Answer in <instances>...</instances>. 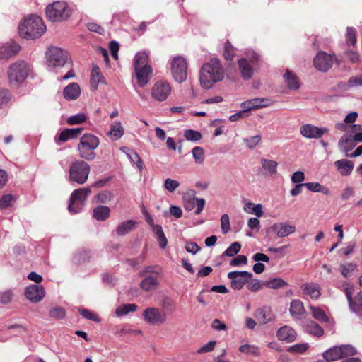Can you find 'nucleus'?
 <instances>
[{"mask_svg": "<svg viewBox=\"0 0 362 362\" xmlns=\"http://www.w3.org/2000/svg\"><path fill=\"white\" fill-rule=\"evenodd\" d=\"M247 288L253 292L258 291L260 290L263 286H264V282L262 283L258 279H250L247 282Z\"/></svg>", "mask_w": 362, "mask_h": 362, "instance_id": "e2e57ef3", "label": "nucleus"}, {"mask_svg": "<svg viewBox=\"0 0 362 362\" xmlns=\"http://www.w3.org/2000/svg\"><path fill=\"white\" fill-rule=\"evenodd\" d=\"M239 351L247 355L257 356L259 355V349L255 345L244 344L240 346Z\"/></svg>", "mask_w": 362, "mask_h": 362, "instance_id": "a18cd8bd", "label": "nucleus"}, {"mask_svg": "<svg viewBox=\"0 0 362 362\" xmlns=\"http://www.w3.org/2000/svg\"><path fill=\"white\" fill-rule=\"evenodd\" d=\"M252 277V274L247 271H234L228 274L231 281V287L234 290H240Z\"/></svg>", "mask_w": 362, "mask_h": 362, "instance_id": "9d476101", "label": "nucleus"}, {"mask_svg": "<svg viewBox=\"0 0 362 362\" xmlns=\"http://www.w3.org/2000/svg\"><path fill=\"white\" fill-rule=\"evenodd\" d=\"M102 79L103 76L100 68L98 66H93L90 74L91 86L96 89L98 84L102 81Z\"/></svg>", "mask_w": 362, "mask_h": 362, "instance_id": "79ce46f5", "label": "nucleus"}, {"mask_svg": "<svg viewBox=\"0 0 362 362\" xmlns=\"http://www.w3.org/2000/svg\"><path fill=\"white\" fill-rule=\"evenodd\" d=\"M13 300V292L11 290H6L0 292V303L2 304H9Z\"/></svg>", "mask_w": 362, "mask_h": 362, "instance_id": "338daca9", "label": "nucleus"}, {"mask_svg": "<svg viewBox=\"0 0 362 362\" xmlns=\"http://www.w3.org/2000/svg\"><path fill=\"white\" fill-rule=\"evenodd\" d=\"M19 35L25 39L40 37L46 30L42 19L35 15L25 18L18 27Z\"/></svg>", "mask_w": 362, "mask_h": 362, "instance_id": "f03ea898", "label": "nucleus"}, {"mask_svg": "<svg viewBox=\"0 0 362 362\" xmlns=\"http://www.w3.org/2000/svg\"><path fill=\"white\" fill-rule=\"evenodd\" d=\"M91 190L90 187H83L74 189L70 196L69 200L71 202H83L85 204V202L88 198V197L90 194Z\"/></svg>", "mask_w": 362, "mask_h": 362, "instance_id": "bb28decb", "label": "nucleus"}, {"mask_svg": "<svg viewBox=\"0 0 362 362\" xmlns=\"http://www.w3.org/2000/svg\"><path fill=\"white\" fill-rule=\"evenodd\" d=\"M269 105V100L266 98H257L247 100L241 103L240 107L243 111H250L259 108L266 107Z\"/></svg>", "mask_w": 362, "mask_h": 362, "instance_id": "dca6fc26", "label": "nucleus"}, {"mask_svg": "<svg viewBox=\"0 0 362 362\" xmlns=\"http://www.w3.org/2000/svg\"><path fill=\"white\" fill-rule=\"evenodd\" d=\"M124 134V129L120 122H116L111 124L109 136L112 140L120 139Z\"/></svg>", "mask_w": 362, "mask_h": 362, "instance_id": "e433bc0d", "label": "nucleus"}, {"mask_svg": "<svg viewBox=\"0 0 362 362\" xmlns=\"http://www.w3.org/2000/svg\"><path fill=\"white\" fill-rule=\"evenodd\" d=\"M90 172V165L83 160H75L69 165L67 180L78 185L85 184Z\"/></svg>", "mask_w": 362, "mask_h": 362, "instance_id": "20e7f679", "label": "nucleus"}, {"mask_svg": "<svg viewBox=\"0 0 362 362\" xmlns=\"http://www.w3.org/2000/svg\"><path fill=\"white\" fill-rule=\"evenodd\" d=\"M356 264L354 263H348L341 264L340 266V270L344 277H348L350 274L356 269Z\"/></svg>", "mask_w": 362, "mask_h": 362, "instance_id": "bf43d9fd", "label": "nucleus"}, {"mask_svg": "<svg viewBox=\"0 0 362 362\" xmlns=\"http://www.w3.org/2000/svg\"><path fill=\"white\" fill-rule=\"evenodd\" d=\"M31 68L27 62L19 61L11 64L8 69V78L12 84H20L28 76Z\"/></svg>", "mask_w": 362, "mask_h": 362, "instance_id": "0eeeda50", "label": "nucleus"}, {"mask_svg": "<svg viewBox=\"0 0 362 362\" xmlns=\"http://www.w3.org/2000/svg\"><path fill=\"white\" fill-rule=\"evenodd\" d=\"M261 172L267 176L274 177L277 174L278 163L276 160L267 158L260 160Z\"/></svg>", "mask_w": 362, "mask_h": 362, "instance_id": "6ab92c4d", "label": "nucleus"}, {"mask_svg": "<svg viewBox=\"0 0 362 362\" xmlns=\"http://www.w3.org/2000/svg\"><path fill=\"white\" fill-rule=\"evenodd\" d=\"M110 214V209L104 205H99L93 209V216L97 221H103L107 219Z\"/></svg>", "mask_w": 362, "mask_h": 362, "instance_id": "7c9ffc66", "label": "nucleus"}, {"mask_svg": "<svg viewBox=\"0 0 362 362\" xmlns=\"http://www.w3.org/2000/svg\"><path fill=\"white\" fill-rule=\"evenodd\" d=\"M82 128L65 129L59 135V141L65 142L71 139L76 138L82 132Z\"/></svg>", "mask_w": 362, "mask_h": 362, "instance_id": "2f4dec72", "label": "nucleus"}, {"mask_svg": "<svg viewBox=\"0 0 362 362\" xmlns=\"http://www.w3.org/2000/svg\"><path fill=\"white\" fill-rule=\"evenodd\" d=\"M157 241L158 242L159 246L164 249L167 246L168 240L164 234L163 228L160 226H154L153 230Z\"/></svg>", "mask_w": 362, "mask_h": 362, "instance_id": "58836bf2", "label": "nucleus"}, {"mask_svg": "<svg viewBox=\"0 0 362 362\" xmlns=\"http://www.w3.org/2000/svg\"><path fill=\"white\" fill-rule=\"evenodd\" d=\"M341 352L342 358L347 356H354L357 354L356 349L350 344L339 346Z\"/></svg>", "mask_w": 362, "mask_h": 362, "instance_id": "864d4df0", "label": "nucleus"}, {"mask_svg": "<svg viewBox=\"0 0 362 362\" xmlns=\"http://www.w3.org/2000/svg\"><path fill=\"white\" fill-rule=\"evenodd\" d=\"M356 42V29L353 27H348L346 29V43L354 45Z\"/></svg>", "mask_w": 362, "mask_h": 362, "instance_id": "69168bd1", "label": "nucleus"}, {"mask_svg": "<svg viewBox=\"0 0 362 362\" xmlns=\"http://www.w3.org/2000/svg\"><path fill=\"white\" fill-rule=\"evenodd\" d=\"M244 210L247 213L255 214L257 218H259L263 215V209L261 204H254L248 202L244 206Z\"/></svg>", "mask_w": 362, "mask_h": 362, "instance_id": "ea45409f", "label": "nucleus"}, {"mask_svg": "<svg viewBox=\"0 0 362 362\" xmlns=\"http://www.w3.org/2000/svg\"><path fill=\"white\" fill-rule=\"evenodd\" d=\"M283 77L289 89L296 90L300 88V82L293 72L287 69Z\"/></svg>", "mask_w": 362, "mask_h": 362, "instance_id": "c756f323", "label": "nucleus"}, {"mask_svg": "<svg viewBox=\"0 0 362 362\" xmlns=\"http://www.w3.org/2000/svg\"><path fill=\"white\" fill-rule=\"evenodd\" d=\"M303 294L309 296L313 299H317L320 295V286L316 283H305L300 286Z\"/></svg>", "mask_w": 362, "mask_h": 362, "instance_id": "b1692460", "label": "nucleus"}, {"mask_svg": "<svg viewBox=\"0 0 362 362\" xmlns=\"http://www.w3.org/2000/svg\"><path fill=\"white\" fill-rule=\"evenodd\" d=\"M256 317L262 324H267L272 321L273 319V315L272 313L271 308L269 307H264L259 309L257 311Z\"/></svg>", "mask_w": 362, "mask_h": 362, "instance_id": "473e14b6", "label": "nucleus"}, {"mask_svg": "<svg viewBox=\"0 0 362 362\" xmlns=\"http://www.w3.org/2000/svg\"><path fill=\"white\" fill-rule=\"evenodd\" d=\"M315 67L320 71L327 72L333 65V58L325 52H319L313 59Z\"/></svg>", "mask_w": 362, "mask_h": 362, "instance_id": "f8f14e48", "label": "nucleus"}, {"mask_svg": "<svg viewBox=\"0 0 362 362\" xmlns=\"http://www.w3.org/2000/svg\"><path fill=\"white\" fill-rule=\"evenodd\" d=\"M159 285V282L156 277L147 276L145 277L140 283V287L145 291H151L155 290Z\"/></svg>", "mask_w": 362, "mask_h": 362, "instance_id": "72a5a7b5", "label": "nucleus"}, {"mask_svg": "<svg viewBox=\"0 0 362 362\" xmlns=\"http://www.w3.org/2000/svg\"><path fill=\"white\" fill-rule=\"evenodd\" d=\"M241 249V244L239 242L233 243L223 252V255L228 257H234Z\"/></svg>", "mask_w": 362, "mask_h": 362, "instance_id": "8fccbe9b", "label": "nucleus"}, {"mask_svg": "<svg viewBox=\"0 0 362 362\" xmlns=\"http://www.w3.org/2000/svg\"><path fill=\"white\" fill-rule=\"evenodd\" d=\"M301 135L308 139H320L325 134L329 132L327 127L319 128L315 125L306 124L300 127Z\"/></svg>", "mask_w": 362, "mask_h": 362, "instance_id": "ddd939ff", "label": "nucleus"}, {"mask_svg": "<svg viewBox=\"0 0 362 362\" xmlns=\"http://www.w3.org/2000/svg\"><path fill=\"white\" fill-rule=\"evenodd\" d=\"M88 119L85 113L79 112L68 117L66 122L69 125H76L85 122Z\"/></svg>", "mask_w": 362, "mask_h": 362, "instance_id": "c03bdc74", "label": "nucleus"}, {"mask_svg": "<svg viewBox=\"0 0 362 362\" xmlns=\"http://www.w3.org/2000/svg\"><path fill=\"white\" fill-rule=\"evenodd\" d=\"M205 205V199L203 198H197V197H192L189 198L187 201H186L185 204V209L187 211H192L196 207V210L194 214L196 215L199 214Z\"/></svg>", "mask_w": 362, "mask_h": 362, "instance_id": "393cba45", "label": "nucleus"}, {"mask_svg": "<svg viewBox=\"0 0 362 362\" xmlns=\"http://www.w3.org/2000/svg\"><path fill=\"white\" fill-rule=\"evenodd\" d=\"M192 156L196 164H202L204 161V151L202 147L196 146L192 149Z\"/></svg>", "mask_w": 362, "mask_h": 362, "instance_id": "09e8293b", "label": "nucleus"}, {"mask_svg": "<svg viewBox=\"0 0 362 362\" xmlns=\"http://www.w3.org/2000/svg\"><path fill=\"white\" fill-rule=\"evenodd\" d=\"M137 309V305L136 304H123L122 305L118 306L115 310V314L117 317H122L123 315H127L130 312H134Z\"/></svg>", "mask_w": 362, "mask_h": 362, "instance_id": "a19ab883", "label": "nucleus"}, {"mask_svg": "<svg viewBox=\"0 0 362 362\" xmlns=\"http://www.w3.org/2000/svg\"><path fill=\"white\" fill-rule=\"evenodd\" d=\"M171 93V86L164 81H157L151 89L152 97L158 101H164Z\"/></svg>", "mask_w": 362, "mask_h": 362, "instance_id": "9b49d317", "label": "nucleus"}, {"mask_svg": "<svg viewBox=\"0 0 362 362\" xmlns=\"http://www.w3.org/2000/svg\"><path fill=\"white\" fill-rule=\"evenodd\" d=\"M262 136L256 135L250 138L244 139V142L247 147L250 149H253L261 141Z\"/></svg>", "mask_w": 362, "mask_h": 362, "instance_id": "0e129e2a", "label": "nucleus"}, {"mask_svg": "<svg viewBox=\"0 0 362 362\" xmlns=\"http://www.w3.org/2000/svg\"><path fill=\"white\" fill-rule=\"evenodd\" d=\"M100 145V139L93 134H84L77 145L78 156L86 160H93L96 158L95 150Z\"/></svg>", "mask_w": 362, "mask_h": 362, "instance_id": "7ed1b4c3", "label": "nucleus"}, {"mask_svg": "<svg viewBox=\"0 0 362 362\" xmlns=\"http://www.w3.org/2000/svg\"><path fill=\"white\" fill-rule=\"evenodd\" d=\"M134 71L139 85L141 87L146 86L151 78L152 74L151 66L135 68Z\"/></svg>", "mask_w": 362, "mask_h": 362, "instance_id": "4be33fe9", "label": "nucleus"}, {"mask_svg": "<svg viewBox=\"0 0 362 362\" xmlns=\"http://www.w3.org/2000/svg\"><path fill=\"white\" fill-rule=\"evenodd\" d=\"M304 312L303 303L298 300H293L291 303L290 313L293 317H298Z\"/></svg>", "mask_w": 362, "mask_h": 362, "instance_id": "37998d69", "label": "nucleus"}, {"mask_svg": "<svg viewBox=\"0 0 362 362\" xmlns=\"http://www.w3.org/2000/svg\"><path fill=\"white\" fill-rule=\"evenodd\" d=\"M81 94V89L78 83H71L66 86L64 90V97L69 100L77 99Z\"/></svg>", "mask_w": 362, "mask_h": 362, "instance_id": "cd10ccee", "label": "nucleus"}, {"mask_svg": "<svg viewBox=\"0 0 362 362\" xmlns=\"http://www.w3.org/2000/svg\"><path fill=\"white\" fill-rule=\"evenodd\" d=\"M356 144V141L354 139L350 130L347 131V133L341 137L338 143L339 149L345 153L352 150Z\"/></svg>", "mask_w": 362, "mask_h": 362, "instance_id": "5701e85b", "label": "nucleus"}, {"mask_svg": "<svg viewBox=\"0 0 362 362\" xmlns=\"http://www.w3.org/2000/svg\"><path fill=\"white\" fill-rule=\"evenodd\" d=\"M84 205L83 202H71V200H69L68 209L71 214H78L83 209Z\"/></svg>", "mask_w": 362, "mask_h": 362, "instance_id": "680f3d73", "label": "nucleus"}, {"mask_svg": "<svg viewBox=\"0 0 362 362\" xmlns=\"http://www.w3.org/2000/svg\"><path fill=\"white\" fill-rule=\"evenodd\" d=\"M323 358L327 361H334L342 358L339 346H334L323 353Z\"/></svg>", "mask_w": 362, "mask_h": 362, "instance_id": "f704fd0d", "label": "nucleus"}, {"mask_svg": "<svg viewBox=\"0 0 362 362\" xmlns=\"http://www.w3.org/2000/svg\"><path fill=\"white\" fill-rule=\"evenodd\" d=\"M170 65L174 79L178 83L185 81L187 76V64L186 60L182 57L177 56L172 59Z\"/></svg>", "mask_w": 362, "mask_h": 362, "instance_id": "1a4fd4ad", "label": "nucleus"}, {"mask_svg": "<svg viewBox=\"0 0 362 362\" xmlns=\"http://www.w3.org/2000/svg\"><path fill=\"white\" fill-rule=\"evenodd\" d=\"M148 55L145 52H138L134 57V69L151 66L148 64Z\"/></svg>", "mask_w": 362, "mask_h": 362, "instance_id": "4c0bfd02", "label": "nucleus"}, {"mask_svg": "<svg viewBox=\"0 0 362 362\" xmlns=\"http://www.w3.org/2000/svg\"><path fill=\"white\" fill-rule=\"evenodd\" d=\"M334 165L338 173L342 176H349L354 170V163L348 159H341L335 161Z\"/></svg>", "mask_w": 362, "mask_h": 362, "instance_id": "412c9836", "label": "nucleus"}, {"mask_svg": "<svg viewBox=\"0 0 362 362\" xmlns=\"http://www.w3.org/2000/svg\"><path fill=\"white\" fill-rule=\"evenodd\" d=\"M66 310L62 307H55L49 310V315L51 317L56 320H61L65 317Z\"/></svg>", "mask_w": 362, "mask_h": 362, "instance_id": "5fc2aeb1", "label": "nucleus"}, {"mask_svg": "<svg viewBox=\"0 0 362 362\" xmlns=\"http://www.w3.org/2000/svg\"><path fill=\"white\" fill-rule=\"evenodd\" d=\"M47 18L52 22L67 20L71 15V10L64 1H54L45 9Z\"/></svg>", "mask_w": 362, "mask_h": 362, "instance_id": "423d86ee", "label": "nucleus"}, {"mask_svg": "<svg viewBox=\"0 0 362 362\" xmlns=\"http://www.w3.org/2000/svg\"><path fill=\"white\" fill-rule=\"evenodd\" d=\"M95 199L98 203H107L113 199V194L109 191H102L95 197Z\"/></svg>", "mask_w": 362, "mask_h": 362, "instance_id": "3c124183", "label": "nucleus"}, {"mask_svg": "<svg viewBox=\"0 0 362 362\" xmlns=\"http://www.w3.org/2000/svg\"><path fill=\"white\" fill-rule=\"evenodd\" d=\"M350 132L351 135L354 136V139L356 143L362 142V125L361 124H354Z\"/></svg>", "mask_w": 362, "mask_h": 362, "instance_id": "603ef678", "label": "nucleus"}, {"mask_svg": "<svg viewBox=\"0 0 362 362\" xmlns=\"http://www.w3.org/2000/svg\"><path fill=\"white\" fill-rule=\"evenodd\" d=\"M254 64L250 63L245 58L238 60L239 71L244 80H249L253 75Z\"/></svg>", "mask_w": 362, "mask_h": 362, "instance_id": "a878e982", "label": "nucleus"}, {"mask_svg": "<svg viewBox=\"0 0 362 362\" xmlns=\"http://www.w3.org/2000/svg\"><path fill=\"white\" fill-rule=\"evenodd\" d=\"M304 328L306 332L315 337H321L324 334L323 329L313 321L307 322L304 325Z\"/></svg>", "mask_w": 362, "mask_h": 362, "instance_id": "c9c22d12", "label": "nucleus"}, {"mask_svg": "<svg viewBox=\"0 0 362 362\" xmlns=\"http://www.w3.org/2000/svg\"><path fill=\"white\" fill-rule=\"evenodd\" d=\"M276 337L281 341L291 343L296 340L297 334L292 327L285 325L278 329Z\"/></svg>", "mask_w": 362, "mask_h": 362, "instance_id": "aec40b11", "label": "nucleus"}, {"mask_svg": "<svg viewBox=\"0 0 362 362\" xmlns=\"http://www.w3.org/2000/svg\"><path fill=\"white\" fill-rule=\"evenodd\" d=\"M265 286L269 288L278 289L287 285V283L281 278H274L264 282Z\"/></svg>", "mask_w": 362, "mask_h": 362, "instance_id": "49530a36", "label": "nucleus"}, {"mask_svg": "<svg viewBox=\"0 0 362 362\" xmlns=\"http://www.w3.org/2000/svg\"><path fill=\"white\" fill-rule=\"evenodd\" d=\"M270 229L279 238L287 237L296 231L295 226L288 225L285 223H274Z\"/></svg>", "mask_w": 362, "mask_h": 362, "instance_id": "a211bd4d", "label": "nucleus"}, {"mask_svg": "<svg viewBox=\"0 0 362 362\" xmlns=\"http://www.w3.org/2000/svg\"><path fill=\"white\" fill-rule=\"evenodd\" d=\"M309 348L308 343L296 344L288 348L287 351L291 353L303 354Z\"/></svg>", "mask_w": 362, "mask_h": 362, "instance_id": "4d7b16f0", "label": "nucleus"}, {"mask_svg": "<svg viewBox=\"0 0 362 362\" xmlns=\"http://www.w3.org/2000/svg\"><path fill=\"white\" fill-rule=\"evenodd\" d=\"M221 227L222 233L226 235L231 229L230 218L228 214H223L221 217Z\"/></svg>", "mask_w": 362, "mask_h": 362, "instance_id": "052dcab7", "label": "nucleus"}, {"mask_svg": "<svg viewBox=\"0 0 362 362\" xmlns=\"http://www.w3.org/2000/svg\"><path fill=\"white\" fill-rule=\"evenodd\" d=\"M179 186L178 181L170 178H167L164 182V188L170 192H173Z\"/></svg>", "mask_w": 362, "mask_h": 362, "instance_id": "774afa93", "label": "nucleus"}, {"mask_svg": "<svg viewBox=\"0 0 362 362\" xmlns=\"http://www.w3.org/2000/svg\"><path fill=\"white\" fill-rule=\"evenodd\" d=\"M15 200V197L11 194H4L0 198V209H6L10 206L12 202Z\"/></svg>", "mask_w": 362, "mask_h": 362, "instance_id": "6e6d98bb", "label": "nucleus"}, {"mask_svg": "<svg viewBox=\"0 0 362 362\" xmlns=\"http://www.w3.org/2000/svg\"><path fill=\"white\" fill-rule=\"evenodd\" d=\"M144 320L151 325H163L167 320V314L156 307H148L142 313Z\"/></svg>", "mask_w": 362, "mask_h": 362, "instance_id": "6e6552de", "label": "nucleus"}, {"mask_svg": "<svg viewBox=\"0 0 362 362\" xmlns=\"http://www.w3.org/2000/svg\"><path fill=\"white\" fill-rule=\"evenodd\" d=\"M223 78V68L216 58L211 59L201 69L200 83L205 89L211 88L214 83L222 81Z\"/></svg>", "mask_w": 362, "mask_h": 362, "instance_id": "f257e3e1", "label": "nucleus"}, {"mask_svg": "<svg viewBox=\"0 0 362 362\" xmlns=\"http://www.w3.org/2000/svg\"><path fill=\"white\" fill-rule=\"evenodd\" d=\"M71 64L69 53L58 47H51L46 52V64L51 69H58Z\"/></svg>", "mask_w": 362, "mask_h": 362, "instance_id": "39448f33", "label": "nucleus"}, {"mask_svg": "<svg viewBox=\"0 0 362 362\" xmlns=\"http://www.w3.org/2000/svg\"><path fill=\"white\" fill-rule=\"evenodd\" d=\"M137 222L134 220H127L120 223L116 229L119 236H124L136 228Z\"/></svg>", "mask_w": 362, "mask_h": 362, "instance_id": "c85d7f7f", "label": "nucleus"}, {"mask_svg": "<svg viewBox=\"0 0 362 362\" xmlns=\"http://www.w3.org/2000/svg\"><path fill=\"white\" fill-rule=\"evenodd\" d=\"M25 298L32 303L40 302L45 296V291L42 285L30 284L25 288Z\"/></svg>", "mask_w": 362, "mask_h": 362, "instance_id": "2eb2a0df", "label": "nucleus"}, {"mask_svg": "<svg viewBox=\"0 0 362 362\" xmlns=\"http://www.w3.org/2000/svg\"><path fill=\"white\" fill-rule=\"evenodd\" d=\"M185 138L188 141H197L202 139V134L199 132L187 129L184 133Z\"/></svg>", "mask_w": 362, "mask_h": 362, "instance_id": "13d9d810", "label": "nucleus"}, {"mask_svg": "<svg viewBox=\"0 0 362 362\" xmlns=\"http://www.w3.org/2000/svg\"><path fill=\"white\" fill-rule=\"evenodd\" d=\"M313 317L318 321L327 322L328 317L325 313L318 307L310 306Z\"/></svg>", "mask_w": 362, "mask_h": 362, "instance_id": "de8ad7c7", "label": "nucleus"}, {"mask_svg": "<svg viewBox=\"0 0 362 362\" xmlns=\"http://www.w3.org/2000/svg\"><path fill=\"white\" fill-rule=\"evenodd\" d=\"M352 291L353 288L351 287H347L344 290L349 308L352 312L362 315V292L358 293L352 298Z\"/></svg>", "mask_w": 362, "mask_h": 362, "instance_id": "4468645a", "label": "nucleus"}, {"mask_svg": "<svg viewBox=\"0 0 362 362\" xmlns=\"http://www.w3.org/2000/svg\"><path fill=\"white\" fill-rule=\"evenodd\" d=\"M20 46L15 42H6L0 46V59H8L16 55L20 50Z\"/></svg>", "mask_w": 362, "mask_h": 362, "instance_id": "f3484780", "label": "nucleus"}]
</instances>
